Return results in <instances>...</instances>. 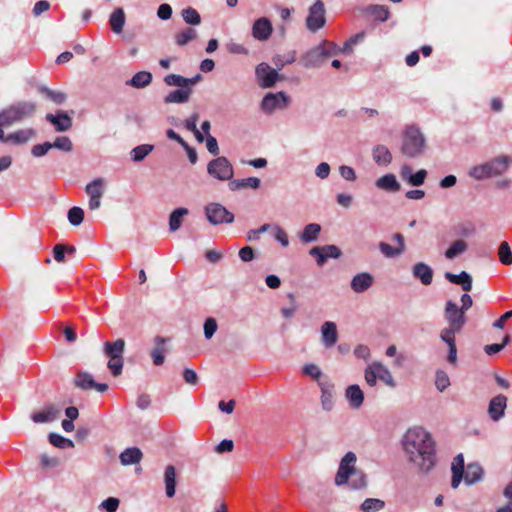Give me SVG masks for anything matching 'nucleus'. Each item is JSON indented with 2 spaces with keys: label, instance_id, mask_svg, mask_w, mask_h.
Listing matches in <instances>:
<instances>
[{
  "label": "nucleus",
  "instance_id": "5701e85b",
  "mask_svg": "<svg viewBox=\"0 0 512 512\" xmlns=\"http://www.w3.org/2000/svg\"><path fill=\"white\" fill-rule=\"evenodd\" d=\"M445 278L453 284L461 285L465 292H469L472 289V277L466 271H462L460 274L446 272Z\"/></svg>",
  "mask_w": 512,
  "mask_h": 512
},
{
  "label": "nucleus",
  "instance_id": "20e7f679",
  "mask_svg": "<svg viewBox=\"0 0 512 512\" xmlns=\"http://www.w3.org/2000/svg\"><path fill=\"white\" fill-rule=\"evenodd\" d=\"M125 349L124 339H118L115 342L104 343V353L109 357L108 368L113 376H119L123 369V353Z\"/></svg>",
  "mask_w": 512,
  "mask_h": 512
},
{
  "label": "nucleus",
  "instance_id": "7ed1b4c3",
  "mask_svg": "<svg viewBox=\"0 0 512 512\" xmlns=\"http://www.w3.org/2000/svg\"><path fill=\"white\" fill-rule=\"evenodd\" d=\"M339 54V46L336 43L324 40L319 45L308 50L301 57L300 63L307 69L318 68L329 58Z\"/></svg>",
  "mask_w": 512,
  "mask_h": 512
},
{
  "label": "nucleus",
  "instance_id": "680f3d73",
  "mask_svg": "<svg viewBox=\"0 0 512 512\" xmlns=\"http://www.w3.org/2000/svg\"><path fill=\"white\" fill-rule=\"evenodd\" d=\"M287 297L289 298L290 302H291V305L290 307H285V308H282L281 309V314L283 317L285 318H290L294 315V313L296 312L297 310V304H296V299H295V296L294 294L292 293H289L287 295Z\"/></svg>",
  "mask_w": 512,
  "mask_h": 512
},
{
  "label": "nucleus",
  "instance_id": "0eeeda50",
  "mask_svg": "<svg viewBox=\"0 0 512 512\" xmlns=\"http://www.w3.org/2000/svg\"><path fill=\"white\" fill-rule=\"evenodd\" d=\"M508 169V162H484L474 166L469 174L471 177L482 180L503 174Z\"/></svg>",
  "mask_w": 512,
  "mask_h": 512
},
{
  "label": "nucleus",
  "instance_id": "c756f323",
  "mask_svg": "<svg viewBox=\"0 0 512 512\" xmlns=\"http://www.w3.org/2000/svg\"><path fill=\"white\" fill-rule=\"evenodd\" d=\"M483 476V469L477 463H470L467 465L466 470L464 471L463 478L468 485H472L479 480H481Z\"/></svg>",
  "mask_w": 512,
  "mask_h": 512
},
{
  "label": "nucleus",
  "instance_id": "c9c22d12",
  "mask_svg": "<svg viewBox=\"0 0 512 512\" xmlns=\"http://www.w3.org/2000/svg\"><path fill=\"white\" fill-rule=\"evenodd\" d=\"M16 109L18 116L21 121L27 117H31L36 112L37 106L34 102L30 101H20L13 104Z\"/></svg>",
  "mask_w": 512,
  "mask_h": 512
},
{
  "label": "nucleus",
  "instance_id": "f257e3e1",
  "mask_svg": "<svg viewBox=\"0 0 512 512\" xmlns=\"http://www.w3.org/2000/svg\"><path fill=\"white\" fill-rule=\"evenodd\" d=\"M403 447L409 461L421 472H428L434 467L435 445L431 435L423 428L409 429L404 435Z\"/></svg>",
  "mask_w": 512,
  "mask_h": 512
},
{
  "label": "nucleus",
  "instance_id": "79ce46f5",
  "mask_svg": "<svg viewBox=\"0 0 512 512\" xmlns=\"http://www.w3.org/2000/svg\"><path fill=\"white\" fill-rule=\"evenodd\" d=\"M188 213V209L183 207L177 208L171 213L169 218V228L172 232L177 231L181 227V219Z\"/></svg>",
  "mask_w": 512,
  "mask_h": 512
},
{
  "label": "nucleus",
  "instance_id": "c03bdc74",
  "mask_svg": "<svg viewBox=\"0 0 512 512\" xmlns=\"http://www.w3.org/2000/svg\"><path fill=\"white\" fill-rule=\"evenodd\" d=\"M197 32L193 28H186L175 35V41L177 45L184 46L188 42L196 39Z\"/></svg>",
  "mask_w": 512,
  "mask_h": 512
},
{
  "label": "nucleus",
  "instance_id": "37998d69",
  "mask_svg": "<svg viewBox=\"0 0 512 512\" xmlns=\"http://www.w3.org/2000/svg\"><path fill=\"white\" fill-rule=\"evenodd\" d=\"M468 248L467 243L464 240H456L451 246L445 251V257L447 259H453L464 252H466Z\"/></svg>",
  "mask_w": 512,
  "mask_h": 512
},
{
  "label": "nucleus",
  "instance_id": "a18cd8bd",
  "mask_svg": "<svg viewBox=\"0 0 512 512\" xmlns=\"http://www.w3.org/2000/svg\"><path fill=\"white\" fill-rule=\"evenodd\" d=\"M320 386H321V392H322V395H321L322 407H323V409L329 411L333 407L332 387L325 385V384H320Z\"/></svg>",
  "mask_w": 512,
  "mask_h": 512
},
{
  "label": "nucleus",
  "instance_id": "6e6d98bb",
  "mask_svg": "<svg viewBox=\"0 0 512 512\" xmlns=\"http://www.w3.org/2000/svg\"><path fill=\"white\" fill-rule=\"evenodd\" d=\"M164 82L168 86H177L179 88H187L186 87V78L181 75L169 74V75L165 76Z\"/></svg>",
  "mask_w": 512,
  "mask_h": 512
},
{
  "label": "nucleus",
  "instance_id": "6ab92c4d",
  "mask_svg": "<svg viewBox=\"0 0 512 512\" xmlns=\"http://www.w3.org/2000/svg\"><path fill=\"white\" fill-rule=\"evenodd\" d=\"M507 397L499 394L490 400L488 414L493 421H499L505 413Z\"/></svg>",
  "mask_w": 512,
  "mask_h": 512
},
{
  "label": "nucleus",
  "instance_id": "de8ad7c7",
  "mask_svg": "<svg viewBox=\"0 0 512 512\" xmlns=\"http://www.w3.org/2000/svg\"><path fill=\"white\" fill-rule=\"evenodd\" d=\"M49 442L57 448L64 449V448H73L74 447V443L72 440L65 438L62 435L57 434V433L49 434Z\"/></svg>",
  "mask_w": 512,
  "mask_h": 512
},
{
  "label": "nucleus",
  "instance_id": "bf43d9fd",
  "mask_svg": "<svg viewBox=\"0 0 512 512\" xmlns=\"http://www.w3.org/2000/svg\"><path fill=\"white\" fill-rule=\"evenodd\" d=\"M435 385L440 392H443L450 385V380L446 372L438 371L436 373Z\"/></svg>",
  "mask_w": 512,
  "mask_h": 512
},
{
  "label": "nucleus",
  "instance_id": "423d86ee",
  "mask_svg": "<svg viewBox=\"0 0 512 512\" xmlns=\"http://www.w3.org/2000/svg\"><path fill=\"white\" fill-rule=\"evenodd\" d=\"M424 137L416 126H408L403 135L402 151L407 157H416L424 148Z\"/></svg>",
  "mask_w": 512,
  "mask_h": 512
},
{
  "label": "nucleus",
  "instance_id": "3c124183",
  "mask_svg": "<svg viewBox=\"0 0 512 512\" xmlns=\"http://www.w3.org/2000/svg\"><path fill=\"white\" fill-rule=\"evenodd\" d=\"M500 262L504 265L512 264V251L508 242L503 241L498 250Z\"/></svg>",
  "mask_w": 512,
  "mask_h": 512
},
{
  "label": "nucleus",
  "instance_id": "412c9836",
  "mask_svg": "<svg viewBox=\"0 0 512 512\" xmlns=\"http://www.w3.org/2000/svg\"><path fill=\"white\" fill-rule=\"evenodd\" d=\"M322 342L325 347L334 346L338 340L337 327L334 322L326 321L321 326Z\"/></svg>",
  "mask_w": 512,
  "mask_h": 512
},
{
  "label": "nucleus",
  "instance_id": "c85d7f7f",
  "mask_svg": "<svg viewBox=\"0 0 512 512\" xmlns=\"http://www.w3.org/2000/svg\"><path fill=\"white\" fill-rule=\"evenodd\" d=\"M192 94V88H180L171 91L164 98V102L166 104L170 103H186L189 101L190 96Z\"/></svg>",
  "mask_w": 512,
  "mask_h": 512
},
{
  "label": "nucleus",
  "instance_id": "774afa93",
  "mask_svg": "<svg viewBox=\"0 0 512 512\" xmlns=\"http://www.w3.org/2000/svg\"><path fill=\"white\" fill-rule=\"evenodd\" d=\"M183 378L187 384L197 385L199 378L195 370L186 368L183 371Z\"/></svg>",
  "mask_w": 512,
  "mask_h": 512
},
{
  "label": "nucleus",
  "instance_id": "ea45409f",
  "mask_svg": "<svg viewBox=\"0 0 512 512\" xmlns=\"http://www.w3.org/2000/svg\"><path fill=\"white\" fill-rule=\"evenodd\" d=\"M440 338L443 342L448 345L449 353L447 360L451 364H455L457 361V348L455 343V336L449 335L447 331L444 332V335H440Z\"/></svg>",
  "mask_w": 512,
  "mask_h": 512
},
{
  "label": "nucleus",
  "instance_id": "09e8293b",
  "mask_svg": "<svg viewBox=\"0 0 512 512\" xmlns=\"http://www.w3.org/2000/svg\"><path fill=\"white\" fill-rule=\"evenodd\" d=\"M367 12L380 21L388 20L390 15L388 7L384 5H370Z\"/></svg>",
  "mask_w": 512,
  "mask_h": 512
},
{
  "label": "nucleus",
  "instance_id": "e2e57ef3",
  "mask_svg": "<svg viewBox=\"0 0 512 512\" xmlns=\"http://www.w3.org/2000/svg\"><path fill=\"white\" fill-rule=\"evenodd\" d=\"M217 330V322L214 318H207L204 323V335L207 339L212 338Z\"/></svg>",
  "mask_w": 512,
  "mask_h": 512
},
{
  "label": "nucleus",
  "instance_id": "2eb2a0df",
  "mask_svg": "<svg viewBox=\"0 0 512 512\" xmlns=\"http://www.w3.org/2000/svg\"><path fill=\"white\" fill-rule=\"evenodd\" d=\"M393 240L397 242L396 247H392L386 242H379L378 247L380 252L386 257V258H394L397 256H400L405 251V241L404 236L401 233H395L393 235Z\"/></svg>",
  "mask_w": 512,
  "mask_h": 512
},
{
  "label": "nucleus",
  "instance_id": "f8f14e48",
  "mask_svg": "<svg viewBox=\"0 0 512 512\" xmlns=\"http://www.w3.org/2000/svg\"><path fill=\"white\" fill-rule=\"evenodd\" d=\"M289 102V97L284 92L268 93L261 102V108L266 113H271L276 108H285Z\"/></svg>",
  "mask_w": 512,
  "mask_h": 512
},
{
  "label": "nucleus",
  "instance_id": "1a4fd4ad",
  "mask_svg": "<svg viewBox=\"0 0 512 512\" xmlns=\"http://www.w3.org/2000/svg\"><path fill=\"white\" fill-rule=\"evenodd\" d=\"M208 221L213 225L232 223L234 215L219 203H210L205 207Z\"/></svg>",
  "mask_w": 512,
  "mask_h": 512
},
{
  "label": "nucleus",
  "instance_id": "9d476101",
  "mask_svg": "<svg viewBox=\"0 0 512 512\" xmlns=\"http://www.w3.org/2000/svg\"><path fill=\"white\" fill-rule=\"evenodd\" d=\"M256 76L259 85L263 88H270L274 86L276 81L281 77L278 72L271 68L267 63H260L256 67Z\"/></svg>",
  "mask_w": 512,
  "mask_h": 512
},
{
  "label": "nucleus",
  "instance_id": "f3484780",
  "mask_svg": "<svg viewBox=\"0 0 512 512\" xmlns=\"http://www.w3.org/2000/svg\"><path fill=\"white\" fill-rule=\"evenodd\" d=\"M207 171L210 176L218 180H228L233 176L230 162H209Z\"/></svg>",
  "mask_w": 512,
  "mask_h": 512
},
{
  "label": "nucleus",
  "instance_id": "b1692460",
  "mask_svg": "<svg viewBox=\"0 0 512 512\" xmlns=\"http://www.w3.org/2000/svg\"><path fill=\"white\" fill-rule=\"evenodd\" d=\"M377 188L386 192H398L401 189L400 183L394 174H386L376 180Z\"/></svg>",
  "mask_w": 512,
  "mask_h": 512
},
{
  "label": "nucleus",
  "instance_id": "338daca9",
  "mask_svg": "<svg viewBox=\"0 0 512 512\" xmlns=\"http://www.w3.org/2000/svg\"><path fill=\"white\" fill-rule=\"evenodd\" d=\"M119 500L114 497H109L101 503V507L107 512H115L119 507Z\"/></svg>",
  "mask_w": 512,
  "mask_h": 512
},
{
  "label": "nucleus",
  "instance_id": "49530a36",
  "mask_svg": "<svg viewBox=\"0 0 512 512\" xmlns=\"http://www.w3.org/2000/svg\"><path fill=\"white\" fill-rule=\"evenodd\" d=\"M183 20L189 25H199L201 23V16L196 9L187 7L181 13Z\"/></svg>",
  "mask_w": 512,
  "mask_h": 512
},
{
  "label": "nucleus",
  "instance_id": "13d9d810",
  "mask_svg": "<svg viewBox=\"0 0 512 512\" xmlns=\"http://www.w3.org/2000/svg\"><path fill=\"white\" fill-rule=\"evenodd\" d=\"M427 177V171L425 169H420L416 173L409 174L408 183L412 186H420L424 183Z\"/></svg>",
  "mask_w": 512,
  "mask_h": 512
},
{
  "label": "nucleus",
  "instance_id": "7c9ffc66",
  "mask_svg": "<svg viewBox=\"0 0 512 512\" xmlns=\"http://www.w3.org/2000/svg\"><path fill=\"white\" fill-rule=\"evenodd\" d=\"M164 481L167 497L171 498L175 495L176 488V469L173 465H168L164 472Z\"/></svg>",
  "mask_w": 512,
  "mask_h": 512
},
{
  "label": "nucleus",
  "instance_id": "4c0bfd02",
  "mask_svg": "<svg viewBox=\"0 0 512 512\" xmlns=\"http://www.w3.org/2000/svg\"><path fill=\"white\" fill-rule=\"evenodd\" d=\"M19 121H21V119L13 105H10L0 112V127L10 126Z\"/></svg>",
  "mask_w": 512,
  "mask_h": 512
},
{
  "label": "nucleus",
  "instance_id": "2f4dec72",
  "mask_svg": "<svg viewBox=\"0 0 512 512\" xmlns=\"http://www.w3.org/2000/svg\"><path fill=\"white\" fill-rule=\"evenodd\" d=\"M345 395L352 407L359 408L363 404L364 394L358 385L348 386Z\"/></svg>",
  "mask_w": 512,
  "mask_h": 512
},
{
  "label": "nucleus",
  "instance_id": "69168bd1",
  "mask_svg": "<svg viewBox=\"0 0 512 512\" xmlns=\"http://www.w3.org/2000/svg\"><path fill=\"white\" fill-rule=\"evenodd\" d=\"M365 380L368 385L375 386L377 381V372L374 363L369 365L365 370Z\"/></svg>",
  "mask_w": 512,
  "mask_h": 512
},
{
  "label": "nucleus",
  "instance_id": "052dcab7",
  "mask_svg": "<svg viewBox=\"0 0 512 512\" xmlns=\"http://www.w3.org/2000/svg\"><path fill=\"white\" fill-rule=\"evenodd\" d=\"M391 157L389 150L383 145H378L373 150L374 160H391Z\"/></svg>",
  "mask_w": 512,
  "mask_h": 512
},
{
  "label": "nucleus",
  "instance_id": "5fc2aeb1",
  "mask_svg": "<svg viewBox=\"0 0 512 512\" xmlns=\"http://www.w3.org/2000/svg\"><path fill=\"white\" fill-rule=\"evenodd\" d=\"M154 146L143 144L135 147L131 151L132 160H143L152 150Z\"/></svg>",
  "mask_w": 512,
  "mask_h": 512
},
{
  "label": "nucleus",
  "instance_id": "ddd939ff",
  "mask_svg": "<svg viewBox=\"0 0 512 512\" xmlns=\"http://www.w3.org/2000/svg\"><path fill=\"white\" fill-rule=\"evenodd\" d=\"M341 254V250L335 245L316 246L310 250V255L316 258L319 266H322L329 258H339Z\"/></svg>",
  "mask_w": 512,
  "mask_h": 512
},
{
  "label": "nucleus",
  "instance_id": "473e14b6",
  "mask_svg": "<svg viewBox=\"0 0 512 512\" xmlns=\"http://www.w3.org/2000/svg\"><path fill=\"white\" fill-rule=\"evenodd\" d=\"M35 135H36V132L32 128L21 129L14 133L9 134L6 137V141L13 142L16 144H22V143H26L30 139L34 138Z\"/></svg>",
  "mask_w": 512,
  "mask_h": 512
},
{
  "label": "nucleus",
  "instance_id": "393cba45",
  "mask_svg": "<svg viewBox=\"0 0 512 512\" xmlns=\"http://www.w3.org/2000/svg\"><path fill=\"white\" fill-rule=\"evenodd\" d=\"M452 480H451V486L452 488L456 489L461 480L463 479L464 474V457L462 454H458L453 462H452Z\"/></svg>",
  "mask_w": 512,
  "mask_h": 512
},
{
  "label": "nucleus",
  "instance_id": "58836bf2",
  "mask_svg": "<svg viewBox=\"0 0 512 512\" xmlns=\"http://www.w3.org/2000/svg\"><path fill=\"white\" fill-rule=\"evenodd\" d=\"M374 367L377 372V379L383 381L386 385L391 388L396 386V382L389 371V369L380 362H374Z\"/></svg>",
  "mask_w": 512,
  "mask_h": 512
},
{
  "label": "nucleus",
  "instance_id": "39448f33",
  "mask_svg": "<svg viewBox=\"0 0 512 512\" xmlns=\"http://www.w3.org/2000/svg\"><path fill=\"white\" fill-rule=\"evenodd\" d=\"M445 319L448 323V327L443 328L440 335H444V332L447 331L449 335L455 336V334L461 332L466 323L465 313L461 311L452 300L446 302Z\"/></svg>",
  "mask_w": 512,
  "mask_h": 512
},
{
  "label": "nucleus",
  "instance_id": "a211bd4d",
  "mask_svg": "<svg viewBox=\"0 0 512 512\" xmlns=\"http://www.w3.org/2000/svg\"><path fill=\"white\" fill-rule=\"evenodd\" d=\"M273 31L271 21L266 17L257 19L252 26V35L259 41L269 39Z\"/></svg>",
  "mask_w": 512,
  "mask_h": 512
},
{
  "label": "nucleus",
  "instance_id": "0e129e2a",
  "mask_svg": "<svg viewBox=\"0 0 512 512\" xmlns=\"http://www.w3.org/2000/svg\"><path fill=\"white\" fill-rule=\"evenodd\" d=\"M50 149H52V145L50 142H45L43 144H37L32 148V155L34 157H42L44 156Z\"/></svg>",
  "mask_w": 512,
  "mask_h": 512
},
{
  "label": "nucleus",
  "instance_id": "a878e982",
  "mask_svg": "<svg viewBox=\"0 0 512 512\" xmlns=\"http://www.w3.org/2000/svg\"><path fill=\"white\" fill-rule=\"evenodd\" d=\"M119 458L124 466L138 464L143 458V453L138 447H130L125 449Z\"/></svg>",
  "mask_w": 512,
  "mask_h": 512
},
{
  "label": "nucleus",
  "instance_id": "e433bc0d",
  "mask_svg": "<svg viewBox=\"0 0 512 512\" xmlns=\"http://www.w3.org/2000/svg\"><path fill=\"white\" fill-rule=\"evenodd\" d=\"M95 380L93 376L85 371L79 372L76 374L74 378V384L76 387L82 390H91L95 385Z\"/></svg>",
  "mask_w": 512,
  "mask_h": 512
},
{
  "label": "nucleus",
  "instance_id": "6e6552de",
  "mask_svg": "<svg viewBox=\"0 0 512 512\" xmlns=\"http://www.w3.org/2000/svg\"><path fill=\"white\" fill-rule=\"evenodd\" d=\"M325 6L322 0H316L309 8V14L306 18V27L311 32L321 29L326 23Z\"/></svg>",
  "mask_w": 512,
  "mask_h": 512
},
{
  "label": "nucleus",
  "instance_id": "f704fd0d",
  "mask_svg": "<svg viewBox=\"0 0 512 512\" xmlns=\"http://www.w3.org/2000/svg\"><path fill=\"white\" fill-rule=\"evenodd\" d=\"M152 82V74L147 71L137 72L130 80L126 82L134 88H145Z\"/></svg>",
  "mask_w": 512,
  "mask_h": 512
},
{
  "label": "nucleus",
  "instance_id": "603ef678",
  "mask_svg": "<svg viewBox=\"0 0 512 512\" xmlns=\"http://www.w3.org/2000/svg\"><path fill=\"white\" fill-rule=\"evenodd\" d=\"M384 507V502L376 498H368L361 504L363 512H376Z\"/></svg>",
  "mask_w": 512,
  "mask_h": 512
},
{
  "label": "nucleus",
  "instance_id": "4468645a",
  "mask_svg": "<svg viewBox=\"0 0 512 512\" xmlns=\"http://www.w3.org/2000/svg\"><path fill=\"white\" fill-rule=\"evenodd\" d=\"M45 119L51 123L58 132L68 131L72 127L71 116L63 110H58L55 114L48 113Z\"/></svg>",
  "mask_w": 512,
  "mask_h": 512
},
{
  "label": "nucleus",
  "instance_id": "aec40b11",
  "mask_svg": "<svg viewBox=\"0 0 512 512\" xmlns=\"http://www.w3.org/2000/svg\"><path fill=\"white\" fill-rule=\"evenodd\" d=\"M373 282L374 278L370 273H358L351 280V289L356 293H362L368 290Z\"/></svg>",
  "mask_w": 512,
  "mask_h": 512
},
{
  "label": "nucleus",
  "instance_id": "a19ab883",
  "mask_svg": "<svg viewBox=\"0 0 512 512\" xmlns=\"http://www.w3.org/2000/svg\"><path fill=\"white\" fill-rule=\"evenodd\" d=\"M321 231V226L316 223H311L305 226L300 238L303 242L310 243L317 239Z\"/></svg>",
  "mask_w": 512,
  "mask_h": 512
},
{
  "label": "nucleus",
  "instance_id": "4be33fe9",
  "mask_svg": "<svg viewBox=\"0 0 512 512\" xmlns=\"http://www.w3.org/2000/svg\"><path fill=\"white\" fill-rule=\"evenodd\" d=\"M168 339L162 336H156L154 338L155 347L151 351V357L153 359V363L156 366H160L165 361V353L166 348L165 344L167 343Z\"/></svg>",
  "mask_w": 512,
  "mask_h": 512
},
{
  "label": "nucleus",
  "instance_id": "f03ea898",
  "mask_svg": "<svg viewBox=\"0 0 512 512\" xmlns=\"http://www.w3.org/2000/svg\"><path fill=\"white\" fill-rule=\"evenodd\" d=\"M356 455L353 452H347L342 458L336 477L335 484L342 486L348 483L351 478V488L362 489L367 486L366 475L355 468Z\"/></svg>",
  "mask_w": 512,
  "mask_h": 512
},
{
  "label": "nucleus",
  "instance_id": "bb28decb",
  "mask_svg": "<svg viewBox=\"0 0 512 512\" xmlns=\"http://www.w3.org/2000/svg\"><path fill=\"white\" fill-rule=\"evenodd\" d=\"M413 276L422 284L429 285L433 280V270L427 264L419 262L413 267Z\"/></svg>",
  "mask_w": 512,
  "mask_h": 512
},
{
  "label": "nucleus",
  "instance_id": "864d4df0",
  "mask_svg": "<svg viewBox=\"0 0 512 512\" xmlns=\"http://www.w3.org/2000/svg\"><path fill=\"white\" fill-rule=\"evenodd\" d=\"M84 219V211L80 207H72L68 211V220L71 225L73 226H79Z\"/></svg>",
  "mask_w": 512,
  "mask_h": 512
},
{
  "label": "nucleus",
  "instance_id": "72a5a7b5",
  "mask_svg": "<svg viewBox=\"0 0 512 512\" xmlns=\"http://www.w3.org/2000/svg\"><path fill=\"white\" fill-rule=\"evenodd\" d=\"M109 23L114 33H121L125 24L124 10L122 8L115 9L110 15Z\"/></svg>",
  "mask_w": 512,
  "mask_h": 512
},
{
  "label": "nucleus",
  "instance_id": "dca6fc26",
  "mask_svg": "<svg viewBox=\"0 0 512 512\" xmlns=\"http://www.w3.org/2000/svg\"><path fill=\"white\" fill-rule=\"evenodd\" d=\"M60 414L61 409L55 404H50L45 406L40 411L34 412L31 415V419L34 423L37 424L53 422L59 418Z\"/></svg>",
  "mask_w": 512,
  "mask_h": 512
},
{
  "label": "nucleus",
  "instance_id": "cd10ccee",
  "mask_svg": "<svg viewBox=\"0 0 512 512\" xmlns=\"http://www.w3.org/2000/svg\"><path fill=\"white\" fill-rule=\"evenodd\" d=\"M38 91L46 99L50 100L51 102H53L56 105H62L68 99V96H67V94L65 92L59 91V90H53V89H50V88H48L46 86H43V85L38 87Z\"/></svg>",
  "mask_w": 512,
  "mask_h": 512
},
{
  "label": "nucleus",
  "instance_id": "4d7b16f0",
  "mask_svg": "<svg viewBox=\"0 0 512 512\" xmlns=\"http://www.w3.org/2000/svg\"><path fill=\"white\" fill-rule=\"evenodd\" d=\"M51 145L52 148H57L63 151H71L73 147L70 138L67 136L57 137Z\"/></svg>",
  "mask_w": 512,
  "mask_h": 512
},
{
  "label": "nucleus",
  "instance_id": "9b49d317",
  "mask_svg": "<svg viewBox=\"0 0 512 512\" xmlns=\"http://www.w3.org/2000/svg\"><path fill=\"white\" fill-rule=\"evenodd\" d=\"M103 185L104 180L102 178H96L86 185L85 192L89 196L88 205L91 210H96L101 205V198L103 196Z\"/></svg>",
  "mask_w": 512,
  "mask_h": 512
},
{
  "label": "nucleus",
  "instance_id": "8fccbe9b",
  "mask_svg": "<svg viewBox=\"0 0 512 512\" xmlns=\"http://www.w3.org/2000/svg\"><path fill=\"white\" fill-rule=\"evenodd\" d=\"M230 185L233 190L247 187L256 189L260 186V179L256 177H249L246 179L232 181Z\"/></svg>",
  "mask_w": 512,
  "mask_h": 512
}]
</instances>
